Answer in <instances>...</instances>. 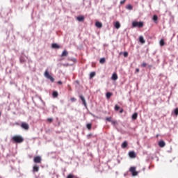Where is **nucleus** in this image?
<instances>
[{"instance_id": "c756f323", "label": "nucleus", "mask_w": 178, "mask_h": 178, "mask_svg": "<svg viewBox=\"0 0 178 178\" xmlns=\"http://www.w3.org/2000/svg\"><path fill=\"white\" fill-rule=\"evenodd\" d=\"M119 109H120V106H119L118 105H115V111H119Z\"/></svg>"}, {"instance_id": "39448f33", "label": "nucleus", "mask_w": 178, "mask_h": 178, "mask_svg": "<svg viewBox=\"0 0 178 178\" xmlns=\"http://www.w3.org/2000/svg\"><path fill=\"white\" fill-rule=\"evenodd\" d=\"M21 127L24 130H29V129H30V126H29V124L26 122H22L21 124Z\"/></svg>"}, {"instance_id": "b1692460", "label": "nucleus", "mask_w": 178, "mask_h": 178, "mask_svg": "<svg viewBox=\"0 0 178 178\" xmlns=\"http://www.w3.org/2000/svg\"><path fill=\"white\" fill-rule=\"evenodd\" d=\"M127 147V142L124 141L123 142V143L122 144V148H126Z\"/></svg>"}, {"instance_id": "f257e3e1", "label": "nucleus", "mask_w": 178, "mask_h": 178, "mask_svg": "<svg viewBox=\"0 0 178 178\" xmlns=\"http://www.w3.org/2000/svg\"><path fill=\"white\" fill-rule=\"evenodd\" d=\"M12 140L13 141L18 144H20L21 143H23V141H24V139L21 136H15L12 138Z\"/></svg>"}, {"instance_id": "37998d69", "label": "nucleus", "mask_w": 178, "mask_h": 178, "mask_svg": "<svg viewBox=\"0 0 178 178\" xmlns=\"http://www.w3.org/2000/svg\"><path fill=\"white\" fill-rule=\"evenodd\" d=\"M149 67H152V65H149Z\"/></svg>"}, {"instance_id": "412c9836", "label": "nucleus", "mask_w": 178, "mask_h": 178, "mask_svg": "<svg viewBox=\"0 0 178 178\" xmlns=\"http://www.w3.org/2000/svg\"><path fill=\"white\" fill-rule=\"evenodd\" d=\"M95 72H92L90 74V79H92V77H95Z\"/></svg>"}, {"instance_id": "a211bd4d", "label": "nucleus", "mask_w": 178, "mask_h": 178, "mask_svg": "<svg viewBox=\"0 0 178 178\" xmlns=\"http://www.w3.org/2000/svg\"><path fill=\"white\" fill-rule=\"evenodd\" d=\"M138 116V114L137 113H134V114L132 115V119H133L134 120H136L137 119Z\"/></svg>"}, {"instance_id": "423d86ee", "label": "nucleus", "mask_w": 178, "mask_h": 178, "mask_svg": "<svg viewBox=\"0 0 178 178\" xmlns=\"http://www.w3.org/2000/svg\"><path fill=\"white\" fill-rule=\"evenodd\" d=\"M35 163H41V156H37L33 159Z\"/></svg>"}, {"instance_id": "dca6fc26", "label": "nucleus", "mask_w": 178, "mask_h": 178, "mask_svg": "<svg viewBox=\"0 0 178 178\" xmlns=\"http://www.w3.org/2000/svg\"><path fill=\"white\" fill-rule=\"evenodd\" d=\"M38 170H40V167H38L37 165L33 166V172H38Z\"/></svg>"}, {"instance_id": "cd10ccee", "label": "nucleus", "mask_w": 178, "mask_h": 178, "mask_svg": "<svg viewBox=\"0 0 178 178\" xmlns=\"http://www.w3.org/2000/svg\"><path fill=\"white\" fill-rule=\"evenodd\" d=\"M106 120H107V122H111V123L112 122V117H107L106 118Z\"/></svg>"}, {"instance_id": "5701e85b", "label": "nucleus", "mask_w": 178, "mask_h": 178, "mask_svg": "<svg viewBox=\"0 0 178 178\" xmlns=\"http://www.w3.org/2000/svg\"><path fill=\"white\" fill-rule=\"evenodd\" d=\"M153 21L154 22V23H156V22H158V15L153 16Z\"/></svg>"}, {"instance_id": "72a5a7b5", "label": "nucleus", "mask_w": 178, "mask_h": 178, "mask_svg": "<svg viewBox=\"0 0 178 178\" xmlns=\"http://www.w3.org/2000/svg\"><path fill=\"white\" fill-rule=\"evenodd\" d=\"M175 115H176V116H177V115H178V108H177L175 110Z\"/></svg>"}, {"instance_id": "7c9ffc66", "label": "nucleus", "mask_w": 178, "mask_h": 178, "mask_svg": "<svg viewBox=\"0 0 178 178\" xmlns=\"http://www.w3.org/2000/svg\"><path fill=\"white\" fill-rule=\"evenodd\" d=\"M47 122H49V123H52V122H54V119L53 118H47Z\"/></svg>"}, {"instance_id": "e433bc0d", "label": "nucleus", "mask_w": 178, "mask_h": 178, "mask_svg": "<svg viewBox=\"0 0 178 178\" xmlns=\"http://www.w3.org/2000/svg\"><path fill=\"white\" fill-rule=\"evenodd\" d=\"M124 2H126V0H122L120 1L121 5H123V3H124Z\"/></svg>"}, {"instance_id": "c9c22d12", "label": "nucleus", "mask_w": 178, "mask_h": 178, "mask_svg": "<svg viewBox=\"0 0 178 178\" xmlns=\"http://www.w3.org/2000/svg\"><path fill=\"white\" fill-rule=\"evenodd\" d=\"M71 101H72V102H74L76 101V98L72 97V98H71Z\"/></svg>"}, {"instance_id": "79ce46f5", "label": "nucleus", "mask_w": 178, "mask_h": 178, "mask_svg": "<svg viewBox=\"0 0 178 178\" xmlns=\"http://www.w3.org/2000/svg\"><path fill=\"white\" fill-rule=\"evenodd\" d=\"M74 60H76V59L74 58V59L72 60V61L74 62Z\"/></svg>"}, {"instance_id": "a19ab883", "label": "nucleus", "mask_w": 178, "mask_h": 178, "mask_svg": "<svg viewBox=\"0 0 178 178\" xmlns=\"http://www.w3.org/2000/svg\"><path fill=\"white\" fill-rule=\"evenodd\" d=\"M58 84H62V81H58Z\"/></svg>"}, {"instance_id": "6ab92c4d", "label": "nucleus", "mask_w": 178, "mask_h": 178, "mask_svg": "<svg viewBox=\"0 0 178 178\" xmlns=\"http://www.w3.org/2000/svg\"><path fill=\"white\" fill-rule=\"evenodd\" d=\"M111 95H113L112 92H108L106 94V99H109V98H111Z\"/></svg>"}, {"instance_id": "bb28decb", "label": "nucleus", "mask_w": 178, "mask_h": 178, "mask_svg": "<svg viewBox=\"0 0 178 178\" xmlns=\"http://www.w3.org/2000/svg\"><path fill=\"white\" fill-rule=\"evenodd\" d=\"M127 9H128L129 10H131V9H133V6H131V4L127 5Z\"/></svg>"}, {"instance_id": "6e6552de", "label": "nucleus", "mask_w": 178, "mask_h": 178, "mask_svg": "<svg viewBox=\"0 0 178 178\" xmlns=\"http://www.w3.org/2000/svg\"><path fill=\"white\" fill-rule=\"evenodd\" d=\"M165 145H166V143H165V141L160 140L159 142V146L160 147V148H163V147H165Z\"/></svg>"}, {"instance_id": "9b49d317", "label": "nucleus", "mask_w": 178, "mask_h": 178, "mask_svg": "<svg viewBox=\"0 0 178 178\" xmlns=\"http://www.w3.org/2000/svg\"><path fill=\"white\" fill-rule=\"evenodd\" d=\"M78 22H84V16H79L76 17Z\"/></svg>"}, {"instance_id": "473e14b6", "label": "nucleus", "mask_w": 178, "mask_h": 178, "mask_svg": "<svg viewBox=\"0 0 178 178\" xmlns=\"http://www.w3.org/2000/svg\"><path fill=\"white\" fill-rule=\"evenodd\" d=\"M67 178H74V175L70 174L67 175Z\"/></svg>"}, {"instance_id": "1a4fd4ad", "label": "nucleus", "mask_w": 178, "mask_h": 178, "mask_svg": "<svg viewBox=\"0 0 178 178\" xmlns=\"http://www.w3.org/2000/svg\"><path fill=\"white\" fill-rule=\"evenodd\" d=\"M51 47L54 48V49H59L60 48V46L56 43H54L51 44Z\"/></svg>"}, {"instance_id": "20e7f679", "label": "nucleus", "mask_w": 178, "mask_h": 178, "mask_svg": "<svg viewBox=\"0 0 178 178\" xmlns=\"http://www.w3.org/2000/svg\"><path fill=\"white\" fill-rule=\"evenodd\" d=\"M129 172L132 173V176H137V175H138V172L136 171V167H131L129 169Z\"/></svg>"}, {"instance_id": "c03bdc74", "label": "nucleus", "mask_w": 178, "mask_h": 178, "mask_svg": "<svg viewBox=\"0 0 178 178\" xmlns=\"http://www.w3.org/2000/svg\"><path fill=\"white\" fill-rule=\"evenodd\" d=\"M1 112H0V116H1Z\"/></svg>"}, {"instance_id": "f704fd0d", "label": "nucleus", "mask_w": 178, "mask_h": 178, "mask_svg": "<svg viewBox=\"0 0 178 178\" xmlns=\"http://www.w3.org/2000/svg\"><path fill=\"white\" fill-rule=\"evenodd\" d=\"M142 67H147V63H143L142 65H141Z\"/></svg>"}, {"instance_id": "58836bf2", "label": "nucleus", "mask_w": 178, "mask_h": 178, "mask_svg": "<svg viewBox=\"0 0 178 178\" xmlns=\"http://www.w3.org/2000/svg\"><path fill=\"white\" fill-rule=\"evenodd\" d=\"M120 113H123V108L120 109Z\"/></svg>"}, {"instance_id": "2f4dec72", "label": "nucleus", "mask_w": 178, "mask_h": 178, "mask_svg": "<svg viewBox=\"0 0 178 178\" xmlns=\"http://www.w3.org/2000/svg\"><path fill=\"white\" fill-rule=\"evenodd\" d=\"M124 58H127L129 56V53H127V51L124 52Z\"/></svg>"}, {"instance_id": "ddd939ff", "label": "nucleus", "mask_w": 178, "mask_h": 178, "mask_svg": "<svg viewBox=\"0 0 178 178\" xmlns=\"http://www.w3.org/2000/svg\"><path fill=\"white\" fill-rule=\"evenodd\" d=\"M95 26H96V27H98V29H101L102 27V23L99 22H97L95 23Z\"/></svg>"}, {"instance_id": "f3484780", "label": "nucleus", "mask_w": 178, "mask_h": 178, "mask_svg": "<svg viewBox=\"0 0 178 178\" xmlns=\"http://www.w3.org/2000/svg\"><path fill=\"white\" fill-rule=\"evenodd\" d=\"M115 27L117 29H120V23L119 22H116L115 24Z\"/></svg>"}, {"instance_id": "aec40b11", "label": "nucleus", "mask_w": 178, "mask_h": 178, "mask_svg": "<svg viewBox=\"0 0 178 178\" xmlns=\"http://www.w3.org/2000/svg\"><path fill=\"white\" fill-rule=\"evenodd\" d=\"M105 62H106V60L105 59V58H102L99 60V63H101L102 65H103V63H105Z\"/></svg>"}, {"instance_id": "393cba45", "label": "nucleus", "mask_w": 178, "mask_h": 178, "mask_svg": "<svg viewBox=\"0 0 178 178\" xmlns=\"http://www.w3.org/2000/svg\"><path fill=\"white\" fill-rule=\"evenodd\" d=\"M160 45L161 47H163V45H165V40L163 39L160 40Z\"/></svg>"}, {"instance_id": "a878e982", "label": "nucleus", "mask_w": 178, "mask_h": 178, "mask_svg": "<svg viewBox=\"0 0 178 178\" xmlns=\"http://www.w3.org/2000/svg\"><path fill=\"white\" fill-rule=\"evenodd\" d=\"M92 124L91 123L87 124H86V127L88 130H91V127H92Z\"/></svg>"}, {"instance_id": "4c0bfd02", "label": "nucleus", "mask_w": 178, "mask_h": 178, "mask_svg": "<svg viewBox=\"0 0 178 178\" xmlns=\"http://www.w3.org/2000/svg\"><path fill=\"white\" fill-rule=\"evenodd\" d=\"M139 72H140V69L136 68V73H139Z\"/></svg>"}, {"instance_id": "c85d7f7f", "label": "nucleus", "mask_w": 178, "mask_h": 178, "mask_svg": "<svg viewBox=\"0 0 178 178\" xmlns=\"http://www.w3.org/2000/svg\"><path fill=\"white\" fill-rule=\"evenodd\" d=\"M111 124H112L113 126H116V124H118V121H116V120H112V121H111Z\"/></svg>"}, {"instance_id": "4be33fe9", "label": "nucleus", "mask_w": 178, "mask_h": 178, "mask_svg": "<svg viewBox=\"0 0 178 178\" xmlns=\"http://www.w3.org/2000/svg\"><path fill=\"white\" fill-rule=\"evenodd\" d=\"M54 98H57L58 95H59V94L56 92V91H54L53 92V94H52Z\"/></svg>"}, {"instance_id": "0eeeda50", "label": "nucleus", "mask_w": 178, "mask_h": 178, "mask_svg": "<svg viewBox=\"0 0 178 178\" xmlns=\"http://www.w3.org/2000/svg\"><path fill=\"white\" fill-rule=\"evenodd\" d=\"M80 99H81L83 104L84 105V106H86V108H87V102H86V99L84 98V96L81 95L80 96Z\"/></svg>"}, {"instance_id": "9d476101", "label": "nucleus", "mask_w": 178, "mask_h": 178, "mask_svg": "<svg viewBox=\"0 0 178 178\" xmlns=\"http://www.w3.org/2000/svg\"><path fill=\"white\" fill-rule=\"evenodd\" d=\"M129 156L130 158H136V152H129Z\"/></svg>"}, {"instance_id": "2eb2a0df", "label": "nucleus", "mask_w": 178, "mask_h": 178, "mask_svg": "<svg viewBox=\"0 0 178 178\" xmlns=\"http://www.w3.org/2000/svg\"><path fill=\"white\" fill-rule=\"evenodd\" d=\"M139 41L142 44H145V40H144V37H143V36L139 37Z\"/></svg>"}, {"instance_id": "f03ea898", "label": "nucleus", "mask_w": 178, "mask_h": 178, "mask_svg": "<svg viewBox=\"0 0 178 178\" xmlns=\"http://www.w3.org/2000/svg\"><path fill=\"white\" fill-rule=\"evenodd\" d=\"M44 76V77H46V79H48V80H50L51 83H54V81H55V79L54 78V76L49 74V72H48L47 70H45Z\"/></svg>"}, {"instance_id": "7ed1b4c3", "label": "nucleus", "mask_w": 178, "mask_h": 178, "mask_svg": "<svg viewBox=\"0 0 178 178\" xmlns=\"http://www.w3.org/2000/svg\"><path fill=\"white\" fill-rule=\"evenodd\" d=\"M132 26L133 27H138V29H142V27H144V22H136L134 21L132 22Z\"/></svg>"}, {"instance_id": "ea45409f", "label": "nucleus", "mask_w": 178, "mask_h": 178, "mask_svg": "<svg viewBox=\"0 0 178 178\" xmlns=\"http://www.w3.org/2000/svg\"><path fill=\"white\" fill-rule=\"evenodd\" d=\"M91 136H92V134H88V138H90V137H91Z\"/></svg>"}, {"instance_id": "4468645a", "label": "nucleus", "mask_w": 178, "mask_h": 178, "mask_svg": "<svg viewBox=\"0 0 178 178\" xmlns=\"http://www.w3.org/2000/svg\"><path fill=\"white\" fill-rule=\"evenodd\" d=\"M68 55H69V52H67V51L66 50H64L61 54V57L67 56Z\"/></svg>"}, {"instance_id": "f8f14e48", "label": "nucleus", "mask_w": 178, "mask_h": 178, "mask_svg": "<svg viewBox=\"0 0 178 178\" xmlns=\"http://www.w3.org/2000/svg\"><path fill=\"white\" fill-rule=\"evenodd\" d=\"M112 80L116 81L118 79V74L113 73L111 77Z\"/></svg>"}]
</instances>
